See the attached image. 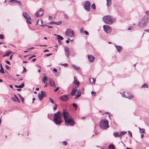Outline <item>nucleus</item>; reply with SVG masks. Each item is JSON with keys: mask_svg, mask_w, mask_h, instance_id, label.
Returning <instances> with one entry per match:
<instances>
[{"mask_svg": "<svg viewBox=\"0 0 149 149\" xmlns=\"http://www.w3.org/2000/svg\"><path fill=\"white\" fill-rule=\"evenodd\" d=\"M126 133V132L122 131L119 132H115L113 133L114 136L115 137L121 136L122 135H124Z\"/></svg>", "mask_w": 149, "mask_h": 149, "instance_id": "11", "label": "nucleus"}, {"mask_svg": "<svg viewBox=\"0 0 149 149\" xmlns=\"http://www.w3.org/2000/svg\"><path fill=\"white\" fill-rule=\"evenodd\" d=\"M109 149H115V147L113 144H110L108 147Z\"/></svg>", "mask_w": 149, "mask_h": 149, "instance_id": "27", "label": "nucleus"}, {"mask_svg": "<svg viewBox=\"0 0 149 149\" xmlns=\"http://www.w3.org/2000/svg\"><path fill=\"white\" fill-rule=\"evenodd\" d=\"M134 27L131 26H129L128 28V30H132L133 29Z\"/></svg>", "mask_w": 149, "mask_h": 149, "instance_id": "41", "label": "nucleus"}, {"mask_svg": "<svg viewBox=\"0 0 149 149\" xmlns=\"http://www.w3.org/2000/svg\"><path fill=\"white\" fill-rule=\"evenodd\" d=\"M81 95V93H80L79 94H76L75 95V97L74 98L75 99H76L79 97Z\"/></svg>", "mask_w": 149, "mask_h": 149, "instance_id": "32", "label": "nucleus"}, {"mask_svg": "<svg viewBox=\"0 0 149 149\" xmlns=\"http://www.w3.org/2000/svg\"><path fill=\"white\" fill-rule=\"evenodd\" d=\"M63 143H64V145H66L67 144V142L66 141H64L63 142Z\"/></svg>", "mask_w": 149, "mask_h": 149, "instance_id": "61", "label": "nucleus"}, {"mask_svg": "<svg viewBox=\"0 0 149 149\" xmlns=\"http://www.w3.org/2000/svg\"><path fill=\"white\" fill-rule=\"evenodd\" d=\"M75 33L74 31L70 29H67L65 32V35L70 37H72L74 36Z\"/></svg>", "mask_w": 149, "mask_h": 149, "instance_id": "5", "label": "nucleus"}, {"mask_svg": "<svg viewBox=\"0 0 149 149\" xmlns=\"http://www.w3.org/2000/svg\"><path fill=\"white\" fill-rule=\"evenodd\" d=\"M0 67H1V69L0 70V72L2 74L4 73V69L3 68L2 66V65L1 64H0Z\"/></svg>", "mask_w": 149, "mask_h": 149, "instance_id": "24", "label": "nucleus"}, {"mask_svg": "<svg viewBox=\"0 0 149 149\" xmlns=\"http://www.w3.org/2000/svg\"><path fill=\"white\" fill-rule=\"evenodd\" d=\"M45 95V92L42 91L40 92V93H38V97L39 99L41 100L42 99Z\"/></svg>", "mask_w": 149, "mask_h": 149, "instance_id": "13", "label": "nucleus"}, {"mask_svg": "<svg viewBox=\"0 0 149 149\" xmlns=\"http://www.w3.org/2000/svg\"><path fill=\"white\" fill-rule=\"evenodd\" d=\"M122 96L123 97L127 98L129 99H131L133 97V96L131 94H129L127 93H125L124 92L122 94Z\"/></svg>", "mask_w": 149, "mask_h": 149, "instance_id": "10", "label": "nucleus"}, {"mask_svg": "<svg viewBox=\"0 0 149 149\" xmlns=\"http://www.w3.org/2000/svg\"><path fill=\"white\" fill-rule=\"evenodd\" d=\"M52 54H47L46 55V56H47V57H48V56H51L52 55Z\"/></svg>", "mask_w": 149, "mask_h": 149, "instance_id": "55", "label": "nucleus"}, {"mask_svg": "<svg viewBox=\"0 0 149 149\" xmlns=\"http://www.w3.org/2000/svg\"><path fill=\"white\" fill-rule=\"evenodd\" d=\"M23 67L24 68L23 70V72H26V68H25L24 67V66H23Z\"/></svg>", "mask_w": 149, "mask_h": 149, "instance_id": "51", "label": "nucleus"}, {"mask_svg": "<svg viewBox=\"0 0 149 149\" xmlns=\"http://www.w3.org/2000/svg\"><path fill=\"white\" fill-rule=\"evenodd\" d=\"M26 22H27V23H29V24H31V22L30 21H28V20H27Z\"/></svg>", "mask_w": 149, "mask_h": 149, "instance_id": "62", "label": "nucleus"}, {"mask_svg": "<svg viewBox=\"0 0 149 149\" xmlns=\"http://www.w3.org/2000/svg\"><path fill=\"white\" fill-rule=\"evenodd\" d=\"M65 17L66 19H68V15L66 14H64Z\"/></svg>", "mask_w": 149, "mask_h": 149, "instance_id": "49", "label": "nucleus"}, {"mask_svg": "<svg viewBox=\"0 0 149 149\" xmlns=\"http://www.w3.org/2000/svg\"><path fill=\"white\" fill-rule=\"evenodd\" d=\"M49 51V50L48 49H46L43 52H48Z\"/></svg>", "mask_w": 149, "mask_h": 149, "instance_id": "63", "label": "nucleus"}, {"mask_svg": "<svg viewBox=\"0 0 149 149\" xmlns=\"http://www.w3.org/2000/svg\"><path fill=\"white\" fill-rule=\"evenodd\" d=\"M104 31L107 33L109 34L111 31V28L108 25H105L103 26Z\"/></svg>", "mask_w": 149, "mask_h": 149, "instance_id": "8", "label": "nucleus"}, {"mask_svg": "<svg viewBox=\"0 0 149 149\" xmlns=\"http://www.w3.org/2000/svg\"><path fill=\"white\" fill-rule=\"evenodd\" d=\"M42 79L45 81H47L48 80L47 77L46 76H44Z\"/></svg>", "mask_w": 149, "mask_h": 149, "instance_id": "38", "label": "nucleus"}, {"mask_svg": "<svg viewBox=\"0 0 149 149\" xmlns=\"http://www.w3.org/2000/svg\"><path fill=\"white\" fill-rule=\"evenodd\" d=\"M58 89H59V87H57L54 90V92H56V91H57Z\"/></svg>", "mask_w": 149, "mask_h": 149, "instance_id": "46", "label": "nucleus"}, {"mask_svg": "<svg viewBox=\"0 0 149 149\" xmlns=\"http://www.w3.org/2000/svg\"><path fill=\"white\" fill-rule=\"evenodd\" d=\"M72 65L73 68L76 70H78L80 68L79 67L77 66V65H75L72 64Z\"/></svg>", "mask_w": 149, "mask_h": 149, "instance_id": "25", "label": "nucleus"}, {"mask_svg": "<svg viewBox=\"0 0 149 149\" xmlns=\"http://www.w3.org/2000/svg\"><path fill=\"white\" fill-rule=\"evenodd\" d=\"M43 14V10L40 8L38 11H37L35 14L36 17H41Z\"/></svg>", "mask_w": 149, "mask_h": 149, "instance_id": "12", "label": "nucleus"}, {"mask_svg": "<svg viewBox=\"0 0 149 149\" xmlns=\"http://www.w3.org/2000/svg\"><path fill=\"white\" fill-rule=\"evenodd\" d=\"M100 126L102 129H105L109 127L108 120L105 119L101 120L100 123Z\"/></svg>", "mask_w": 149, "mask_h": 149, "instance_id": "4", "label": "nucleus"}, {"mask_svg": "<svg viewBox=\"0 0 149 149\" xmlns=\"http://www.w3.org/2000/svg\"><path fill=\"white\" fill-rule=\"evenodd\" d=\"M80 32L81 33H83L84 32V31L82 28H81L80 29Z\"/></svg>", "mask_w": 149, "mask_h": 149, "instance_id": "48", "label": "nucleus"}, {"mask_svg": "<svg viewBox=\"0 0 149 149\" xmlns=\"http://www.w3.org/2000/svg\"><path fill=\"white\" fill-rule=\"evenodd\" d=\"M57 36L58 38H57L58 40H62L63 39V38L60 35H57Z\"/></svg>", "mask_w": 149, "mask_h": 149, "instance_id": "30", "label": "nucleus"}, {"mask_svg": "<svg viewBox=\"0 0 149 149\" xmlns=\"http://www.w3.org/2000/svg\"><path fill=\"white\" fill-rule=\"evenodd\" d=\"M148 22V17L146 16L143 17L140 20L138 24L139 27H143L146 25Z\"/></svg>", "mask_w": 149, "mask_h": 149, "instance_id": "3", "label": "nucleus"}, {"mask_svg": "<svg viewBox=\"0 0 149 149\" xmlns=\"http://www.w3.org/2000/svg\"><path fill=\"white\" fill-rule=\"evenodd\" d=\"M53 71L54 72H57V70L56 69V68H54L53 69Z\"/></svg>", "mask_w": 149, "mask_h": 149, "instance_id": "57", "label": "nucleus"}, {"mask_svg": "<svg viewBox=\"0 0 149 149\" xmlns=\"http://www.w3.org/2000/svg\"><path fill=\"white\" fill-rule=\"evenodd\" d=\"M52 17L51 16H49V20H51L52 19Z\"/></svg>", "mask_w": 149, "mask_h": 149, "instance_id": "58", "label": "nucleus"}, {"mask_svg": "<svg viewBox=\"0 0 149 149\" xmlns=\"http://www.w3.org/2000/svg\"><path fill=\"white\" fill-rule=\"evenodd\" d=\"M72 105L73 107L76 108L75 109H76V108H77V105L76 104L73 103Z\"/></svg>", "mask_w": 149, "mask_h": 149, "instance_id": "40", "label": "nucleus"}, {"mask_svg": "<svg viewBox=\"0 0 149 149\" xmlns=\"http://www.w3.org/2000/svg\"><path fill=\"white\" fill-rule=\"evenodd\" d=\"M140 133H145V130L144 129L141 128L140 127L139 128Z\"/></svg>", "mask_w": 149, "mask_h": 149, "instance_id": "28", "label": "nucleus"}, {"mask_svg": "<svg viewBox=\"0 0 149 149\" xmlns=\"http://www.w3.org/2000/svg\"><path fill=\"white\" fill-rule=\"evenodd\" d=\"M36 60V58H34V59H33L32 60V61H33V62H34Z\"/></svg>", "mask_w": 149, "mask_h": 149, "instance_id": "64", "label": "nucleus"}, {"mask_svg": "<svg viewBox=\"0 0 149 149\" xmlns=\"http://www.w3.org/2000/svg\"><path fill=\"white\" fill-rule=\"evenodd\" d=\"M61 23V21H59L58 22H55L54 21H51L49 22V24H56L57 25H59Z\"/></svg>", "mask_w": 149, "mask_h": 149, "instance_id": "21", "label": "nucleus"}, {"mask_svg": "<svg viewBox=\"0 0 149 149\" xmlns=\"http://www.w3.org/2000/svg\"><path fill=\"white\" fill-rule=\"evenodd\" d=\"M49 82V85L51 86H54V87H56V86L55 83L54 81L50 78L48 79Z\"/></svg>", "mask_w": 149, "mask_h": 149, "instance_id": "16", "label": "nucleus"}, {"mask_svg": "<svg viewBox=\"0 0 149 149\" xmlns=\"http://www.w3.org/2000/svg\"><path fill=\"white\" fill-rule=\"evenodd\" d=\"M62 115L63 116V117L64 120H67L68 118L71 117V116L68 111L65 109H64L62 112Z\"/></svg>", "mask_w": 149, "mask_h": 149, "instance_id": "7", "label": "nucleus"}, {"mask_svg": "<svg viewBox=\"0 0 149 149\" xmlns=\"http://www.w3.org/2000/svg\"><path fill=\"white\" fill-rule=\"evenodd\" d=\"M55 107H54L53 108V109L54 110H56L57 109V105L56 104H55Z\"/></svg>", "mask_w": 149, "mask_h": 149, "instance_id": "53", "label": "nucleus"}, {"mask_svg": "<svg viewBox=\"0 0 149 149\" xmlns=\"http://www.w3.org/2000/svg\"><path fill=\"white\" fill-rule=\"evenodd\" d=\"M15 86L16 88H22L24 87V83H23L21 85H20L17 86V85H15Z\"/></svg>", "mask_w": 149, "mask_h": 149, "instance_id": "23", "label": "nucleus"}, {"mask_svg": "<svg viewBox=\"0 0 149 149\" xmlns=\"http://www.w3.org/2000/svg\"><path fill=\"white\" fill-rule=\"evenodd\" d=\"M90 2L88 1H86L84 3V7L87 11H89L90 10V6H91Z\"/></svg>", "mask_w": 149, "mask_h": 149, "instance_id": "9", "label": "nucleus"}, {"mask_svg": "<svg viewBox=\"0 0 149 149\" xmlns=\"http://www.w3.org/2000/svg\"><path fill=\"white\" fill-rule=\"evenodd\" d=\"M12 53V52L7 51V52L6 54L7 56H9L10 54Z\"/></svg>", "mask_w": 149, "mask_h": 149, "instance_id": "36", "label": "nucleus"}, {"mask_svg": "<svg viewBox=\"0 0 149 149\" xmlns=\"http://www.w3.org/2000/svg\"><path fill=\"white\" fill-rule=\"evenodd\" d=\"M65 124L67 125H70L73 126L74 125V119L71 117L65 120Z\"/></svg>", "mask_w": 149, "mask_h": 149, "instance_id": "6", "label": "nucleus"}, {"mask_svg": "<svg viewBox=\"0 0 149 149\" xmlns=\"http://www.w3.org/2000/svg\"><path fill=\"white\" fill-rule=\"evenodd\" d=\"M146 17H148V18L149 17V11H146V15L145 16Z\"/></svg>", "mask_w": 149, "mask_h": 149, "instance_id": "33", "label": "nucleus"}, {"mask_svg": "<svg viewBox=\"0 0 149 149\" xmlns=\"http://www.w3.org/2000/svg\"><path fill=\"white\" fill-rule=\"evenodd\" d=\"M128 133H129V135L131 137H132V132L130 131H128Z\"/></svg>", "mask_w": 149, "mask_h": 149, "instance_id": "47", "label": "nucleus"}, {"mask_svg": "<svg viewBox=\"0 0 149 149\" xmlns=\"http://www.w3.org/2000/svg\"><path fill=\"white\" fill-rule=\"evenodd\" d=\"M10 2H13L14 3H19L20 5H21V3L20 1L16 0H10L9 1Z\"/></svg>", "mask_w": 149, "mask_h": 149, "instance_id": "26", "label": "nucleus"}, {"mask_svg": "<svg viewBox=\"0 0 149 149\" xmlns=\"http://www.w3.org/2000/svg\"><path fill=\"white\" fill-rule=\"evenodd\" d=\"M84 32L85 33V34L86 35H88L89 34L86 31H84Z\"/></svg>", "mask_w": 149, "mask_h": 149, "instance_id": "54", "label": "nucleus"}, {"mask_svg": "<svg viewBox=\"0 0 149 149\" xmlns=\"http://www.w3.org/2000/svg\"><path fill=\"white\" fill-rule=\"evenodd\" d=\"M23 15L24 17L27 20H31V17L27 13L25 12H23Z\"/></svg>", "mask_w": 149, "mask_h": 149, "instance_id": "14", "label": "nucleus"}, {"mask_svg": "<svg viewBox=\"0 0 149 149\" xmlns=\"http://www.w3.org/2000/svg\"><path fill=\"white\" fill-rule=\"evenodd\" d=\"M95 59V57L92 55L88 56V59L89 61L91 62H93Z\"/></svg>", "mask_w": 149, "mask_h": 149, "instance_id": "19", "label": "nucleus"}, {"mask_svg": "<svg viewBox=\"0 0 149 149\" xmlns=\"http://www.w3.org/2000/svg\"><path fill=\"white\" fill-rule=\"evenodd\" d=\"M91 8L93 9H96V7L95 6V4L94 3H93L92 6Z\"/></svg>", "mask_w": 149, "mask_h": 149, "instance_id": "37", "label": "nucleus"}, {"mask_svg": "<svg viewBox=\"0 0 149 149\" xmlns=\"http://www.w3.org/2000/svg\"><path fill=\"white\" fill-rule=\"evenodd\" d=\"M74 83L75 84H77V86H79V82L77 80H75L74 81Z\"/></svg>", "mask_w": 149, "mask_h": 149, "instance_id": "31", "label": "nucleus"}, {"mask_svg": "<svg viewBox=\"0 0 149 149\" xmlns=\"http://www.w3.org/2000/svg\"><path fill=\"white\" fill-rule=\"evenodd\" d=\"M14 96L15 97V98L17 100V102H19V103H20V101L19 100L18 98L16 96V95H15Z\"/></svg>", "mask_w": 149, "mask_h": 149, "instance_id": "35", "label": "nucleus"}, {"mask_svg": "<svg viewBox=\"0 0 149 149\" xmlns=\"http://www.w3.org/2000/svg\"><path fill=\"white\" fill-rule=\"evenodd\" d=\"M4 38V35L3 34L0 35V38L1 39H3Z\"/></svg>", "mask_w": 149, "mask_h": 149, "instance_id": "43", "label": "nucleus"}, {"mask_svg": "<svg viewBox=\"0 0 149 149\" xmlns=\"http://www.w3.org/2000/svg\"><path fill=\"white\" fill-rule=\"evenodd\" d=\"M5 62L7 63L8 64H9V65H10V62L7 60H6L5 61Z\"/></svg>", "mask_w": 149, "mask_h": 149, "instance_id": "52", "label": "nucleus"}, {"mask_svg": "<svg viewBox=\"0 0 149 149\" xmlns=\"http://www.w3.org/2000/svg\"><path fill=\"white\" fill-rule=\"evenodd\" d=\"M18 95L20 98V99H21V100L22 102L23 103H24V98L19 94H18Z\"/></svg>", "mask_w": 149, "mask_h": 149, "instance_id": "29", "label": "nucleus"}, {"mask_svg": "<svg viewBox=\"0 0 149 149\" xmlns=\"http://www.w3.org/2000/svg\"><path fill=\"white\" fill-rule=\"evenodd\" d=\"M107 1V6L108 7H110L111 4H112V1L111 0H106Z\"/></svg>", "mask_w": 149, "mask_h": 149, "instance_id": "22", "label": "nucleus"}, {"mask_svg": "<svg viewBox=\"0 0 149 149\" xmlns=\"http://www.w3.org/2000/svg\"><path fill=\"white\" fill-rule=\"evenodd\" d=\"M103 19L105 23L109 24H111L115 21V19L112 18L110 15L104 16L103 17Z\"/></svg>", "mask_w": 149, "mask_h": 149, "instance_id": "2", "label": "nucleus"}, {"mask_svg": "<svg viewBox=\"0 0 149 149\" xmlns=\"http://www.w3.org/2000/svg\"><path fill=\"white\" fill-rule=\"evenodd\" d=\"M144 31L149 33V29H147L144 30Z\"/></svg>", "mask_w": 149, "mask_h": 149, "instance_id": "59", "label": "nucleus"}, {"mask_svg": "<svg viewBox=\"0 0 149 149\" xmlns=\"http://www.w3.org/2000/svg\"><path fill=\"white\" fill-rule=\"evenodd\" d=\"M70 40V38H68V40H66V42L67 43H68L69 42V40Z\"/></svg>", "mask_w": 149, "mask_h": 149, "instance_id": "60", "label": "nucleus"}, {"mask_svg": "<svg viewBox=\"0 0 149 149\" xmlns=\"http://www.w3.org/2000/svg\"><path fill=\"white\" fill-rule=\"evenodd\" d=\"M11 98L12 100L13 101L17 102V100H16V99L14 97H12Z\"/></svg>", "mask_w": 149, "mask_h": 149, "instance_id": "42", "label": "nucleus"}, {"mask_svg": "<svg viewBox=\"0 0 149 149\" xmlns=\"http://www.w3.org/2000/svg\"><path fill=\"white\" fill-rule=\"evenodd\" d=\"M91 94H92V95H94V96H95L96 95V93L94 91H92L91 92Z\"/></svg>", "mask_w": 149, "mask_h": 149, "instance_id": "45", "label": "nucleus"}, {"mask_svg": "<svg viewBox=\"0 0 149 149\" xmlns=\"http://www.w3.org/2000/svg\"><path fill=\"white\" fill-rule=\"evenodd\" d=\"M5 67L6 69L7 70L9 68V66L7 65H6Z\"/></svg>", "mask_w": 149, "mask_h": 149, "instance_id": "56", "label": "nucleus"}, {"mask_svg": "<svg viewBox=\"0 0 149 149\" xmlns=\"http://www.w3.org/2000/svg\"><path fill=\"white\" fill-rule=\"evenodd\" d=\"M77 87L76 86L74 87L73 88H72V91L71 93V95H74L77 91Z\"/></svg>", "mask_w": 149, "mask_h": 149, "instance_id": "18", "label": "nucleus"}, {"mask_svg": "<svg viewBox=\"0 0 149 149\" xmlns=\"http://www.w3.org/2000/svg\"><path fill=\"white\" fill-rule=\"evenodd\" d=\"M62 115V113H61L60 111H58L54 114L53 120L56 125H59L61 123Z\"/></svg>", "mask_w": 149, "mask_h": 149, "instance_id": "1", "label": "nucleus"}, {"mask_svg": "<svg viewBox=\"0 0 149 149\" xmlns=\"http://www.w3.org/2000/svg\"><path fill=\"white\" fill-rule=\"evenodd\" d=\"M49 101L52 104H54V102L52 99V98H49Z\"/></svg>", "mask_w": 149, "mask_h": 149, "instance_id": "39", "label": "nucleus"}, {"mask_svg": "<svg viewBox=\"0 0 149 149\" xmlns=\"http://www.w3.org/2000/svg\"><path fill=\"white\" fill-rule=\"evenodd\" d=\"M61 65L64 66L65 67H67L68 66V64L67 63H64L63 64H61Z\"/></svg>", "mask_w": 149, "mask_h": 149, "instance_id": "44", "label": "nucleus"}, {"mask_svg": "<svg viewBox=\"0 0 149 149\" xmlns=\"http://www.w3.org/2000/svg\"><path fill=\"white\" fill-rule=\"evenodd\" d=\"M92 79L93 81H92V82L93 83H95L96 81L95 79L94 78H92Z\"/></svg>", "mask_w": 149, "mask_h": 149, "instance_id": "50", "label": "nucleus"}, {"mask_svg": "<svg viewBox=\"0 0 149 149\" xmlns=\"http://www.w3.org/2000/svg\"><path fill=\"white\" fill-rule=\"evenodd\" d=\"M68 99V96L66 95H63L60 97V99L62 101H67Z\"/></svg>", "mask_w": 149, "mask_h": 149, "instance_id": "15", "label": "nucleus"}, {"mask_svg": "<svg viewBox=\"0 0 149 149\" xmlns=\"http://www.w3.org/2000/svg\"><path fill=\"white\" fill-rule=\"evenodd\" d=\"M115 46L118 52H119L121 51L122 49V47L121 46H118L116 45H115Z\"/></svg>", "mask_w": 149, "mask_h": 149, "instance_id": "20", "label": "nucleus"}, {"mask_svg": "<svg viewBox=\"0 0 149 149\" xmlns=\"http://www.w3.org/2000/svg\"><path fill=\"white\" fill-rule=\"evenodd\" d=\"M141 88H148V86L146 84H144L141 86Z\"/></svg>", "mask_w": 149, "mask_h": 149, "instance_id": "34", "label": "nucleus"}, {"mask_svg": "<svg viewBox=\"0 0 149 149\" xmlns=\"http://www.w3.org/2000/svg\"><path fill=\"white\" fill-rule=\"evenodd\" d=\"M64 49L65 53V55H67L68 57H69V56H70V52L69 48L66 47Z\"/></svg>", "mask_w": 149, "mask_h": 149, "instance_id": "17", "label": "nucleus"}]
</instances>
